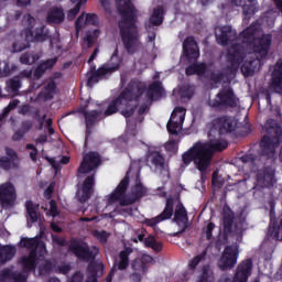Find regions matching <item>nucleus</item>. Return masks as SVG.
<instances>
[{"label":"nucleus","mask_w":282,"mask_h":282,"mask_svg":"<svg viewBox=\"0 0 282 282\" xmlns=\"http://www.w3.org/2000/svg\"><path fill=\"white\" fill-rule=\"evenodd\" d=\"M117 10L121 17L119 23L120 37L123 47L130 56H133L140 50V34L138 33V17L135 15V6L131 0H115Z\"/></svg>","instance_id":"obj_1"},{"label":"nucleus","mask_w":282,"mask_h":282,"mask_svg":"<svg viewBox=\"0 0 282 282\" xmlns=\"http://www.w3.org/2000/svg\"><path fill=\"white\" fill-rule=\"evenodd\" d=\"M145 91L147 84L138 78L131 79L119 96L109 102L104 111L105 118H109V116H113V113H118V111L123 118H131V116L135 113V109H138V106L131 102H140V99L144 96Z\"/></svg>","instance_id":"obj_2"},{"label":"nucleus","mask_w":282,"mask_h":282,"mask_svg":"<svg viewBox=\"0 0 282 282\" xmlns=\"http://www.w3.org/2000/svg\"><path fill=\"white\" fill-rule=\"evenodd\" d=\"M102 164V159L98 152H88L83 156V161L77 170L79 175H87V173L94 172L88 175L82 184V193L77 194L78 202L85 204L94 195V187L96 186V170Z\"/></svg>","instance_id":"obj_3"},{"label":"nucleus","mask_w":282,"mask_h":282,"mask_svg":"<svg viewBox=\"0 0 282 282\" xmlns=\"http://www.w3.org/2000/svg\"><path fill=\"white\" fill-rule=\"evenodd\" d=\"M217 41L224 47L231 43V46L227 50V61L231 67L239 69V66L243 63V58H246V46L241 43H235L237 41V31L232 30L230 25L221 26Z\"/></svg>","instance_id":"obj_4"},{"label":"nucleus","mask_w":282,"mask_h":282,"mask_svg":"<svg viewBox=\"0 0 282 282\" xmlns=\"http://www.w3.org/2000/svg\"><path fill=\"white\" fill-rule=\"evenodd\" d=\"M127 188H129V178L128 176H124L115 191L109 195L108 204H116L118 202L121 206H131L132 204H135V202H140V199L145 197L147 193H149L147 187H144L140 181L132 187L130 197L127 196Z\"/></svg>","instance_id":"obj_5"},{"label":"nucleus","mask_w":282,"mask_h":282,"mask_svg":"<svg viewBox=\"0 0 282 282\" xmlns=\"http://www.w3.org/2000/svg\"><path fill=\"white\" fill-rule=\"evenodd\" d=\"M53 243H56V246H59V248H67L69 252H73L77 259H80V261H94L96 259L97 254L100 253V249L98 247L93 246L89 248V245L85 241H80L76 238H72L69 242L65 238H61L58 235L52 236Z\"/></svg>","instance_id":"obj_6"},{"label":"nucleus","mask_w":282,"mask_h":282,"mask_svg":"<svg viewBox=\"0 0 282 282\" xmlns=\"http://www.w3.org/2000/svg\"><path fill=\"white\" fill-rule=\"evenodd\" d=\"M267 134H264L259 143L261 155L267 160H272L276 153L278 144H281L282 128L274 119L265 122Z\"/></svg>","instance_id":"obj_7"},{"label":"nucleus","mask_w":282,"mask_h":282,"mask_svg":"<svg viewBox=\"0 0 282 282\" xmlns=\"http://www.w3.org/2000/svg\"><path fill=\"white\" fill-rule=\"evenodd\" d=\"M118 54H120V51L118 46H116L109 62L102 64L97 70L88 73L87 87H91L96 85V83H100V80H107V78L111 77L120 69L122 59Z\"/></svg>","instance_id":"obj_8"},{"label":"nucleus","mask_w":282,"mask_h":282,"mask_svg":"<svg viewBox=\"0 0 282 282\" xmlns=\"http://www.w3.org/2000/svg\"><path fill=\"white\" fill-rule=\"evenodd\" d=\"M182 160L185 166H188L191 162H194L202 176L204 177V175H206L209 165L204 153V148L202 147V141L196 142L189 150L183 153Z\"/></svg>","instance_id":"obj_9"},{"label":"nucleus","mask_w":282,"mask_h":282,"mask_svg":"<svg viewBox=\"0 0 282 282\" xmlns=\"http://www.w3.org/2000/svg\"><path fill=\"white\" fill-rule=\"evenodd\" d=\"M213 109H237L239 98L235 95L232 87H225L219 90L214 100L208 102Z\"/></svg>","instance_id":"obj_10"},{"label":"nucleus","mask_w":282,"mask_h":282,"mask_svg":"<svg viewBox=\"0 0 282 282\" xmlns=\"http://www.w3.org/2000/svg\"><path fill=\"white\" fill-rule=\"evenodd\" d=\"M253 54L257 58L263 61L270 54V48L272 47V34L263 33L260 37H256L249 43Z\"/></svg>","instance_id":"obj_11"},{"label":"nucleus","mask_w":282,"mask_h":282,"mask_svg":"<svg viewBox=\"0 0 282 282\" xmlns=\"http://www.w3.org/2000/svg\"><path fill=\"white\" fill-rule=\"evenodd\" d=\"M237 259H239V250L232 246H227L218 261V268L223 272L232 270L237 265Z\"/></svg>","instance_id":"obj_12"},{"label":"nucleus","mask_w":282,"mask_h":282,"mask_svg":"<svg viewBox=\"0 0 282 282\" xmlns=\"http://www.w3.org/2000/svg\"><path fill=\"white\" fill-rule=\"evenodd\" d=\"M203 147V152L205 153V160H207L208 166H210V162H213V158H215V153H221V151H226L228 149V141L226 140H217L215 142H200Z\"/></svg>","instance_id":"obj_13"},{"label":"nucleus","mask_w":282,"mask_h":282,"mask_svg":"<svg viewBox=\"0 0 282 282\" xmlns=\"http://www.w3.org/2000/svg\"><path fill=\"white\" fill-rule=\"evenodd\" d=\"M257 184L260 188H273L276 184L275 172L271 166H264L257 173Z\"/></svg>","instance_id":"obj_14"},{"label":"nucleus","mask_w":282,"mask_h":282,"mask_svg":"<svg viewBox=\"0 0 282 282\" xmlns=\"http://www.w3.org/2000/svg\"><path fill=\"white\" fill-rule=\"evenodd\" d=\"M183 56L187 63H195L199 58V45L194 36H187L183 42Z\"/></svg>","instance_id":"obj_15"},{"label":"nucleus","mask_w":282,"mask_h":282,"mask_svg":"<svg viewBox=\"0 0 282 282\" xmlns=\"http://www.w3.org/2000/svg\"><path fill=\"white\" fill-rule=\"evenodd\" d=\"M185 113L186 109L184 107H176L174 109L166 126L170 135H180L177 129H180V122H184Z\"/></svg>","instance_id":"obj_16"},{"label":"nucleus","mask_w":282,"mask_h":282,"mask_svg":"<svg viewBox=\"0 0 282 282\" xmlns=\"http://www.w3.org/2000/svg\"><path fill=\"white\" fill-rule=\"evenodd\" d=\"M17 202V189L10 182L0 185V204L2 206H12Z\"/></svg>","instance_id":"obj_17"},{"label":"nucleus","mask_w":282,"mask_h":282,"mask_svg":"<svg viewBox=\"0 0 282 282\" xmlns=\"http://www.w3.org/2000/svg\"><path fill=\"white\" fill-rule=\"evenodd\" d=\"M24 36H26V40L31 43H44V41H48L50 39V29L45 25L35 28L34 31L25 29Z\"/></svg>","instance_id":"obj_18"},{"label":"nucleus","mask_w":282,"mask_h":282,"mask_svg":"<svg viewBox=\"0 0 282 282\" xmlns=\"http://www.w3.org/2000/svg\"><path fill=\"white\" fill-rule=\"evenodd\" d=\"M20 263L24 274L36 272V267L39 265V253L36 250H31L29 256H24L20 259Z\"/></svg>","instance_id":"obj_19"},{"label":"nucleus","mask_w":282,"mask_h":282,"mask_svg":"<svg viewBox=\"0 0 282 282\" xmlns=\"http://www.w3.org/2000/svg\"><path fill=\"white\" fill-rule=\"evenodd\" d=\"M213 129L218 131L219 135H226V133H232L235 131V126L228 117H218L213 120Z\"/></svg>","instance_id":"obj_20"},{"label":"nucleus","mask_w":282,"mask_h":282,"mask_svg":"<svg viewBox=\"0 0 282 282\" xmlns=\"http://www.w3.org/2000/svg\"><path fill=\"white\" fill-rule=\"evenodd\" d=\"M85 118L86 122V141L91 135V129L94 128V124H96L97 120H100L101 111L99 110H85L83 109L80 111Z\"/></svg>","instance_id":"obj_21"},{"label":"nucleus","mask_w":282,"mask_h":282,"mask_svg":"<svg viewBox=\"0 0 282 282\" xmlns=\"http://www.w3.org/2000/svg\"><path fill=\"white\" fill-rule=\"evenodd\" d=\"M271 87L275 94H282V59H279L271 74Z\"/></svg>","instance_id":"obj_22"},{"label":"nucleus","mask_w":282,"mask_h":282,"mask_svg":"<svg viewBox=\"0 0 282 282\" xmlns=\"http://www.w3.org/2000/svg\"><path fill=\"white\" fill-rule=\"evenodd\" d=\"M133 249L131 247H126L124 250L119 252V258L113 261L112 269L119 270L120 272H124L129 268V257Z\"/></svg>","instance_id":"obj_23"},{"label":"nucleus","mask_w":282,"mask_h":282,"mask_svg":"<svg viewBox=\"0 0 282 282\" xmlns=\"http://www.w3.org/2000/svg\"><path fill=\"white\" fill-rule=\"evenodd\" d=\"M260 67L261 59L257 57L245 61L240 67V72L245 76V78H250V76H254V72H257Z\"/></svg>","instance_id":"obj_24"},{"label":"nucleus","mask_w":282,"mask_h":282,"mask_svg":"<svg viewBox=\"0 0 282 282\" xmlns=\"http://www.w3.org/2000/svg\"><path fill=\"white\" fill-rule=\"evenodd\" d=\"M65 21V10L63 8L53 7L46 15L48 25H61Z\"/></svg>","instance_id":"obj_25"},{"label":"nucleus","mask_w":282,"mask_h":282,"mask_svg":"<svg viewBox=\"0 0 282 282\" xmlns=\"http://www.w3.org/2000/svg\"><path fill=\"white\" fill-rule=\"evenodd\" d=\"M20 247L21 248H26L28 250H35V252L39 253V250L41 252H45V242L41 241L39 238H21L20 241Z\"/></svg>","instance_id":"obj_26"},{"label":"nucleus","mask_w":282,"mask_h":282,"mask_svg":"<svg viewBox=\"0 0 282 282\" xmlns=\"http://www.w3.org/2000/svg\"><path fill=\"white\" fill-rule=\"evenodd\" d=\"M270 225H269V237L275 239V241H282V229L281 226L276 224V216L274 214V209H270Z\"/></svg>","instance_id":"obj_27"},{"label":"nucleus","mask_w":282,"mask_h":282,"mask_svg":"<svg viewBox=\"0 0 282 282\" xmlns=\"http://www.w3.org/2000/svg\"><path fill=\"white\" fill-rule=\"evenodd\" d=\"M85 23V25H95L97 26L100 23V20L98 19V14L96 13H82L78 19L75 22V28L77 32L83 28L80 23Z\"/></svg>","instance_id":"obj_28"},{"label":"nucleus","mask_w":282,"mask_h":282,"mask_svg":"<svg viewBox=\"0 0 282 282\" xmlns=\"http://www.w3.org/2000/svg\"><path fill=\"white\" fill-rule=\"evenodd\" d=\"M162 23H164V7L159 6L153 9L149 18L148 28H159Z\"/></svg>","instance_id":"obj_29"},{"label":"nucleus","mask_w":282,"mask_h":282,"mask_svg":"<svg viewBox=\"0 0 282 282\" xmlns=\"http://www.w3.org/2000/svg\"><path fill=\"white\" fill-rule=\"evenodd\" d=\"M259 33V23H252L250 26L245 29L240 34L239 39H242V43H252L254 36Z\"/></svg>","instance_id":"obj_30"},{"label":"nucleus","mask_w":282,"mask_h":282,"mask_svg":"<svg viewBox=\"0 0 282 282\" xmlns=\"http://www.w3.org/2000/svg\"><path fill=\"white\" fill-rule=\"evenodd\" d=\"M163 94L164 87H162V82L155 80L149 85L147 98H149V100H153L154 98H162Z\"/></svg>","instance_id":"obj_31"},{"label":"nucleus","mask_w":282,"mask_h":282,"mask_svg":"<svg viewBox=\"0 0 282 282\" xmlns=\"http://www.w3.org/2000/svg\"><path fill=\"white\" fill-rule=\"evenodd\" d=\"M235 226V213L232 210L224 212L223 215V232L228 236L232 232Z\"/></svg>","instance_id":"obj_32"},{"label":"nucleus","mask_w":282,"mask_h":282,"mask_svg":"<svg viewBox=\"0 0 282 282\" xmlns=\"http://www.w3.org/2000/svg\"><path fill=\"white\" fill-rule=\"evenodd\" d=\"M174 213H175V199H173V197H169L166 198V203L163 212L160 215H158V217L159 219H161V221H166L167 219H171V217H173Z\"/></svg>","instance_id":"obj_33"},{"label":"nucleus","mask_w":282,"mask_h":282,"mask_svg":"<svg viewBox=\"0 0 282 282\" xmlns=\"http://www.w3.org/2000/svg\"><path fill=\"white\" fill-rule=\"evenodd\" d=\"M14 254H17V248L12 246H3L0 248V263H8V261H12L14 259Z\"/></svg>","instance_id":"obj_34"},{"label":"nucleus","mask_w":282,"mask_h":282,"mask_svg":"<svg viewBox=\"0 0 282 282\" xmlns=\"http://www.w3.org/2000/svg\"><path fill=\"white\" fill-rule=\"evenodd\" d=\"M28 48H30V40L23 37V34L18 35L12 44V52L17 54Z\"/></svg>","instance_id":"obj_35"},{"label":"nucleus","mask_w":282,"mask_h":282,"mask_svg":"<svg viewBox=\"0 0 282 282\" xmlns=\"http://www.w3.org/2000/svg\"><path fill=\"white\" fill-rule=\"evenodd\" d=\"M259 2L257 0H248V3H243L242 6V14L246 19H252L257 12H259V8L257 7Z\"/></svg>","instance_id":"obj_36"},{"label":"nucleus","mask_w":282,"mask_h":282,"mask_svg":"<svg viewBox=\"0 0 282 282\" xmlns=\"http://www.w3.org/2000/svg\"><path fill=\"white\" fill-rule=\"evenodd\" d=\"M4 276L9 282H28V274L12 269H4Z\"/></svg>","instance_id":"obj_37"},{"label":"nucleus","mask_w":282,"mask_h":282,"mask_svg":"<svg viewBox=\"0 0 282 282\" xmlns=\"http://www.w3.org/2000/svg\"><path fill=\"white\" fill-rule=\"evenodd\" d=\"M54 94H56V82L52 79L51 82L47 83L46 86H44L41 96L44 101L47 100H53L54 99Z\"/></svg>","instance_id":"obj_38"},{"label":"nucleus","mask_w":282,"mask_h":282,"mask_svg":"<svg viewBox=\"0 0 282 282\" xmlns=\"http://www.w3.org/2000/svg\"><path fill=\"white\" fill-rule=\"evenodd\" d=\"M198 282H215V273L213 272V269H210L209 264L203 265Z\"/></svg>","instance_id":"obj_39"},{"label":"nucleus","mask_w":282,"mask_h":282,"mask_svg":"<svg viewBox=\"0 0 282 282\" xmlns=\"http://www.w3.org/2000/svg\"><path fill=\"white\" fill-rule=\"evenodd\" d=\"M25 208L29 219H31L32 224H36V221H39V213H36V206L32 200H26Z\"/></svg>","instance_id":"obj_40"},{"label":"nucleus","mask_w":282,"mask_h":282,"mask_svg":"<svg viewBox=\"0 0 282 282\" xmlns=\"http://www.w3.org/2000/svg\"><path fill=\"white\" fill-rule=\"evenodd\" d=\"M7 89L11 91V94H19L21 89V76H14L13 78L7 82Z\"/></svg>","instance_id":"obj_41"},{"label":"nucleus","mask_w":282,"mask_h":282,"mask_svg":"<svg viewBox=\"0 0 282 282\" xmlns=\"http://www.w3.org/2000/svg\"><path fill=\"white\" fill-rule=\"evenodd\" d=\"M186 219H188V212H186V207L181 203L176 206L174 221H186Z\"/></svg>","instance_id":"obj_42"},{"label":"nucleus","mask_w":282,"mask_h":282,"mask_svg":"<svg viewBox=\"0 0 282 282\" xmlns=\"http://www.w3.org/2000/svg\"><path fill=\"white\" fill-rule=\"evenodd\" d=\"M0 169H3V171H11V169H19V163L11 161V159L8 156H1Z\"/></svg>","instance_id":"obj_43"},{"label":"nucleus","mask_w":282,"mask_h":282,"mask_svg":"<svg viewBox=\"0 0 282 282\" xmlns=\"http://www.w3.org/2000/svg\"><path fill=\"white\" fill-rule=\"evenodd\" d=\"M206 254H208V252L204 250L202 253L195 256L188 263L189 270H195L202 261L206 260Z\"/></svg>","instance_id":"obj_44"},{"label":"nucleus","mask_w":282,"mask_h":282,"mask_svg":"<svg viewBox=\"0 0 282 282\" xmlns=\"http://www.w3.org/2000/svg\"><path fill=\"white\" fill-rule=\"evenodd\" d=\"M131 268L133 272H139L141 274H147V270H149V268L144 265V262H142L141 259H134L131 263Z\"/></svg>","instance_id":"obj_45"},{"label":"nucleus","mask_w":282,"mask_h":282,"mask_svg":"<svg viewBox=\"0 0 282 282\" xmlns=\"http://www.w3.org/2000/svg\"><path fill=\"white\" fill-rule=\"evenodd\" d=\"M151 162L156 169H164V156L160 152H153Z\"/></svg>","instance_id":"obj_46"},{"label":"nucleus","mask_w":282,"mask_h":282,"mask_svg":"<svg viewBox=\"0 0 282 282\" xmlns=\"http://www.w3.org/2000/svg\"><path fill=\"white\" fill-rule=\"evenodd\" d=\"M246 224V219L241 218V217H238L235 223H234V231L241 236L243 235V231L246 230L243 228V225Z\"/></svg>","instance_id":"obj_47"},{"label":"nucleus","mask_w":282,"mask_h":282,"mask_svg":"<svg viewBox=\"0 0 282 282\" xmlns=\"http://www.w3.org/2000/svg\"><path fill=\"white\" fill-rule=\"evenodd\" d=\"M52 270H54V263L51 260H45V262L40 265L41 274H50Z\"/></svg>","instance_id":"obj_48"},{"label":"nucleus","mask_w":282,"mask_h":282,"mask_svg":"<svg viewBox=\"0 0 282 282\" xmlns=\"http://www.w3.org/2000/svg\"><path fill=\"white\" fill-rule=\"evenodd\" d=\"M224 78H226V74H224L223 72H218V73L213 72L209 75L210 82L215 83L216 85H219V83H221Z\"/></svg>","instance_id":"obj_49"},{"label":"nucleus","mask_w":282,"mask_h":282,"mask_svg":"<svg viewBox=\"0 0 282 282\" xmlns=\"http://www.w3.org/2000/svg\"><path fill=\"white\" fill-rule=\"evenodd\" d=\"M58 63V57H53L44 61L40 65L47 72V69H52Z\"/></svg>","instance_id":"obj_50"},{"label":"nucleus","mask_w":282,"mask_h":282,"mask_svg":"<svg viewBox=\"0 0 282 282\" xmlns=\"http://www.w3.org/2000/svg\"><path fill=\"white\" fill-rule=\"evenodd\" d=\"M195 69H196V76H204V74H206L208 66L206 65V63H195Z\"/></svg>","instance_id":"obj_51"},{"label":"nucleus","mask_w":282,"mask_h":282,"mask_svg":"<svg viewBox=\"0 0 282 282\" xmlns=\"http://www.w3.org/2000/svg\"><path fill=\"white\" fill-rule=\"evenodd\" d=\"M78 12H80V3L76 4L73 9L67 12L68 21H74L76 17H78Z\"/></svg>","instance_id":"obj_52"},{"label":"nucleus","mask_w":282,"mask_h":282,"mask_svg":"<svg viewBox=\"0 0 282 282\" xmlns=\"http://www.w3.org/2000/svg\"><path fill=\"white\" fill-rule=\"evenodd\" d=\"M145 226H149L150 228H155L158 224H162V220L160 219V216H155L153 218H147L144 220Z\"/></svg>","instance_id":"obj_53"},{"label":"nucleus","mask_w":282,"mask_h":282,"mask_svg":"<svg viewBox=\"0 0 282 282\" xmlns=\"http://www.w3.org/2000/svg\"><path fill=\"white\" fill-rule=\"evenodd\" d=\"M213 230H215V223H208L205 230L207 241L213 239Z\"/></svg>","instance_id":"obj_54"},{"label":"nucleus","mask_w":282,"mask_h":282,"mask_svg":"<svg viewBox=\"0 0 282 282\" xmlns=\"http://www.w3.org/2000/svg\"><path fill=\"white\" fill-rule=\"evenodd\" d=\"M95 236L97 237V239H99V241H101V243H107V239H109V232L105 230L96 231Z\"/></svg>","instance_id":"obj_55"},{"label":"nucleus","mask_w":282,"mask_h":282,"mask_svg":"<svg viewBox=\"0 0 282 282\" xmlns=\"http://www.w3.org/2000/svg\"><path fill=\"white\" fill-rule=\"evenodd\" d=\"M166 151H170V153H177V141L171 140L165 144Z\"/></svg>","instance_id":"obj_56"},{"label":"nucleus","mask_w":282,"mask_h":282,"mask_svg":"<svg viewBox=\"0 0 282 282\" xmlns=\"http://www.w3.org/2000/svg\"><path fill=\"white\" fill-rule=\"evenodd\" d=\"M56 272H58V274H69V272H72V264H61Z\"/></svg>","instance_id":"obj_57"},{"label":"nucleus","mask_w":282,"mask_h":282,"mask_svg":"<svg viewBox=\"0 0 282 282\" xmlns=\"http://www.w3.org/2000/svg\"><path fill=\"white\" fill-rule=\"evenodd\" d=\"M19 67L17 65H11L10 64H4L3 67V76H10V74H12V72H15V69H18Z\"/></svg>","instance_id":"obj_58"},{"label":"nucleus","mask_w":282,"mask_h":282,"mask_svg":"<svg viewBox=\"0 0 282 282\" xmlns=\"http://www.w3.org/2000/svg\"><path fill=\"white\" fill-rule=\"evenodd\" d=\"M23 138H25V131L21 129H18L12 135L13 142H20V140H23Z\"/></svg>","instance_id":"obj_59"},{"label":"nucleus","mask_w":282,"mask_h":282,"mask_svg":"<svg viewBox=\"0 0 282 282\" xmlns=\"http://www.w3.org/2000/svg\"><path fill=\"white\" fill-rule=\"evenodd\" d=\"M32 111V106H30V104L26 105H22L19 110L18 113H20V116H28V113H31Z\"/></svg>","instance_id":"obj_60"},{"label":"nucleus","mask_w":282,"mask_h":282,"mask_svg":"<svg viewBox=\"0 0 282 282\" xmlns=\"http://www.w3.org/2000/svg\"><path fill=\"white\" fill-rule=\"evenodd\" d=\"M6 153L12 162H17V160H19V154H17V152L12 150V148H7Z\"/></svg>","instance_id":"obj_61"},{"label":"nucleus","mask_w":282,"mask_h":282,"mask_svg":"<svg viewBox=\"0 0 282 282\" xmlns=\"http://www.w3.org/2000/svg\"><path fill=\"white\" fill-rule=\"evenodd\" d=\"M46 70L44 69V67L41 64H39L34 70V78H42Z\"/></svg>","instance_id":"obj_62"},{"label":"nucleus","mask_w":282,"mask_h":282,"mask_svg":"<svg viewBox=\"0 0 282 282\" xmlns=\"http://www.w3.org/2000/svg\"><path fill=\"white\" fill-rule=\"evenodd\" d=\"M33 123L30 120L22 121L20 130L24 131V134L32 129Z\"/></svg>","instance_id":"obj_63"},{"label":"nucleus","mask_w":282,"mask_h":282,"mask_svg":"<svg viewBox=\"0 0 282 282\" xmlns=\"http://www.w3.org/2000/svg\"><path fill=\"white\" fill-rule=\"evenodd\" d=\"M144 273H140V272H135V271H133L131 274H130V279H131V281H133V282H142V275H143Z\"/></svg>","instance_id":"obj_64"}]
</instances>
